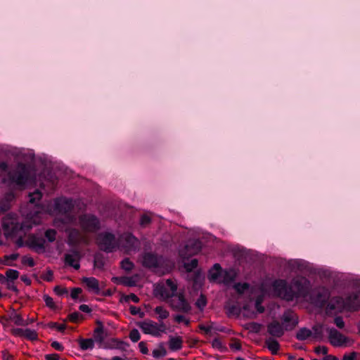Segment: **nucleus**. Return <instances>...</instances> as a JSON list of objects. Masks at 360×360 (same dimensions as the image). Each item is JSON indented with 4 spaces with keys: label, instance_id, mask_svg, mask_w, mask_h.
I'll return each mask as SVG.
<instances>
[{
    "label": "nucleus",
    "instance_id": "nucleus-1",
    "mask_svg": "<svg viewBox=\"0 0 360 360\" xmlns=\"http://www.w3.org/2000/svg\"><path fill=\"white\" fill-rule=\"evenodd\" d=\"M283 325L274 320L267 325V332L274 338H281L285 330H291L298 324V317L291 310L284 311L282 317Z\"/></svg>",
    "mask_w": 360,
    "mask_h": 360
},
{
    "label": "nucleus",
    "instance_id": "nucleus-2",
    "mask_svg": "<svg viewBox=\"0 0 360 360\" xmlns=\"http://www.w3.org/2000/svg\"><path fill=\"white\" fill-rule=\"evenodd\" d=\"M30 177L28 166L23 162H18L16 167L8 172V180L11 184L24 186Z\"/></svg>",
    "mask_w": 360,
    "mask_h": 360
},
{
    "label": "nucleus",
    "instance_id": "nucleus-3",
    "mask_svg": "<svg viewBox=\"0 0 360 360\" xmlns=\"http://www.w3.org/2000/svg\"><path fill=\"white\" fill-rule=\"evenodd\" d=\"M288 266L292 271L315 273L318 274L320 276L324 277H328L330 276L329 271L328 270H314L311 266V264L304 259H290L288 262Z\"/></svg>",
    "mask_w": 360,
    "mask_h": 360
},
{
    "label": "nucleus",
    "instance_id": "nucleus-4",
    "mask_svg": "<svg viewBox=\"0 0 360 360\" xmlns=\"http://www.w3.org/2000/svg\"><path fill=\"white\" fill-rule=\"evenodd\" d=\"M273 288L276 295L284 300L292 301L295 297L294 289L285 280L279 279L275 281Z\"/></svg>",
    "mask_w": 360,
    "mask_h": 360
},
{
    "label": "nucleus",
    "instance_id": "nucleus-5",
    "mask_svg": "<svg viewBox=\"0 0 360 360\" xmlns=\"http://www.w3.org/2000/svg\"><path fill=\"white\" fill-rule=\"evenodd\" d=\"M273 288L276 295L284 300L292 301L295 297L294 289L285 280L279 279L275 281Z\"/></svg>",
    "mask_w": 360,
    "mask_h": 360
},
{
    "label": "nucleus",
    "instance_id": "nucleus-6",
    "mask_svg": "<svg viewBox=\"0 0 360 360\" xmlns=\"http://www.w3.org/2000/svg\"><path fill=\"white\" fill-rule=\"evenodd\" d=\"M79 223L86 232L95 233L101 229L100 219L94 214H83L79 217Z\"/></svg>",
    "mask_w": 360,
    "mask_h": 360
},
{
    "label": "nucleus",
    "instance_id": "nucleus-7",
    "mask_svg": "<svg viewBox=\"0 0 360 360\" xmlns=\"http://www.w3.org/2000/svg\"><path fill=\"white\" fill-rule=\"evenodd\" d=\"M202 249V242L198 239H190L185 245L179 250V256L183 259H188L197 255Z\"/></svg>",
    "mask_w": 360,
    "mask_h": 360
},
{
    "label": "nucleus",
    "instance_id": "nucleus-8",
    "mask_svg": "<svg viewBox=\"0 0 360 360\" xmlns=\"http://www.w3.org/2000/svg\"><path fill=\"white\" fill-rule=\"evenodd\" d=\"M97 240L100 250L107 253L112 252L116 247V238L112 233L104 232L98 234Z\"/></svg>",
    "mask_w": 360,
    "mask_h": 360
},
{
    "label": "nucleus",
    "instance_id": "nucleus-9",
    "mask_svg": "<svg viewBox=\"0 0 360 360\" xmlns=\"http://www.w3.org/2000/svg\"><path fill=\"white\" fill-rule=\"evenodd\" d=\"M292 287L295 292V297H304L308 295L311 289V282L305 277L293 279Z\"/></svg>",
    "mask_w": 360,
    "mask_h": 360
},
{
    "label": "nucleus",
    "instance_id": "nucleus-10",
    "mask_svg": "<svg viewBox=\"0 0 360 360\" xmlns=\"http://www.w3.org/2000/svg\"><path fill=\"white\" fill-rule=\"evenodd\" d=\"M2 228L6 236H15L22 229L16 218L8 214L2 219Z\"/></svg>",
    "mask_w": 360,
    "mask_h": 360
},
{
    "label": "nucleus",
    "instance_id": "nucleus-11",
    "mask_svg": "<svg viewBox=\"0 0 360 360\" xmlns=\"http://www.w3.org/2000/svg\"><path fill=\"white\" fill-rule=\"evenodd\" d=\"M169 304L171 307L175 311L188 313L191 310V307L183 292H178L176 296L171 298Z\"/></svg>",
    "mask_w": 360,
    "mask_h": 360
},
{
    "label": "nucleus",
    "instance_id": "nucleus-12",
    "mask_svg": "<svg viewBox=\"0 0 360 360\" xmlns=\"http://www.w3.org/2000/svg\"><path fill=\"white\" fill-rule=\"evenodd\" d=\"M46 240L43 237L35 234H30L25 241V245L34 250L37 252H43L45 250Z\"/></svg>",
    "mask_w": 360,
    "mask_h": 360
},
{
    "label": "nucleus",
    "instance_id": "nucleus-13",
    "mask_svg": "<svg viewBox=\"0 0 360 360\" xmlns=\"http://www.w3.org/2000/svg\"><path fill=\"white\" fill-rule=\"evenodd\" d=\"M142 265L148 269L160 266L162 257L153 252H144L142 255Z\"/></svg>",
    "mask_w": 360,
    "mask_h": 360
},
{
    "label": "nucleus",
    "instance_id": "nucleus-14",
    "mask_svg": "<svg viewBox=\"0 0 360 360\" xmlns=\"http://www.w3.org/2000/svg\"><path fill=\"white\" fill-rule=\"evenodd\" d=\"M82 258L80 251L77 249H71L68 253L65 255L64 262L66 265L73 267L78 270L80 268L79 261Z\"/></svg>",
    "mask_w": 360,
    "mask_h": 360
},
{
    "label": "nucleus",
    "instance_id": "nucleus-15",
    "mask_svg": "<svg viewBox=\"0 0 360 360\" xmlns=\"http://www.w3.org/2000/svg\"><path fill=\"white\" fill-rule=\"evenodd\" d=\"M74 208V204L71 199L58 198L54 202V210L59 214H66Z\"/></svg>",
    "mask_w": 360,
    "mask_h": 360
},
{
    "label": "nucleus",
    "instance_id": "nucleus-16",
    "mask_svg": "<svg viewBox=\"0 0 360 360\" xmlns=\"http://www.w3.org/2000/svg\"><path fill=\"white\" fill-rule=\"evenodd\" d=\"M156 325L157 323L151 320L137 323V326L141 329L143 333L151 335L154 337H160L161 335L156 331L158 329Z\"/></svg>",
    "mask_w": 360,
    "mask_h": 360
},
{
    "label": "nucleus",
    "instance_id": "nucleus-17",
    "mask_svg": "<svg viewBox=\"0 0 360 360\" xmlns=\"http://www.w3.org/2000/svg\"><path fill=\"white\" fill-rule=\"evenodd\" d=\"M329 334V341L330 343L335 347H340L343 345L347 342V339L345 335L341 334L335 328H328V329Z\"/></svg>",
    "mask_w": 360,
    "mask_h": 360
},
{
    "label": "nucleus",
    "instance_id": "nucleus-18",
    "mask_svg": "<svg viewBox=\"0 0 360 360\" xmlns=\"http://www.w3.org/2000/svg\"><path fill=\"white\" fill-rule=\"evenodd\" d=\"M11 333L15 336L23 337L30 341H35L38 340V334L34 330L30 328L22 329L20 328H15L11 330Z\"/></svg>",
    "mask_w": 360,
    "mask_h": 360
},
{
    "label": "nucleus",
    "instance_id": "nucleus-19",
    "mask_svg": "<svg viewBox=\"0 0 360 360\" xmlns=\"http://www.w3.org/2000/svg\"><path fill=\"white\" fill-rule=\"evenodd\" d=\"M128 346L129 344L122 340H120L117 338H111L110 340H106L105 342L103 343V345H100V347L105 349H116L122 351H125L126 347Z\"/></svg>",
    "mask_w": 360,
    "mask_h": 360
},
{
    "label": "nucleus",
    "instance_id": "nucleus-20",
    "mask_svg": "<svg viewBox=\"0 0 360 360\" xmlns=\"http://www.w3.org/2000/svg\"><path fill=\"white\" fill-rule=\"evenodd\" d=\"M345 305L349 310H359L360 309V291L349 295L345 299Z\"/></svg>",
    "mask_w": 360,
    "mask_h": 360
},
{
    "label": "nucleus",
    "instance_id": "nucleus-21",
    "mask_svg": "<svg viewBox=\"0 0 360 360\" xmlns=\"http://www.w3.org/2000/svg\"><path fill=\"white\" fill-rule=\"evenodd\" d=\"M226 314L229 317L238 316L241 313V307L238 302L229 300L224 305Z\"/></svg>",
    "mask_w": 360,
    "mask_h": 360
},
{
    "label": "nucleus",
    "instance_id": "nucleus-22",
    "mask_svg": "<svg viewBox=\"0 0 360 360\" xmlns=\"http://www.w3.org/2000/svg\"><path fill=\"white\" fill-rule=\"evenodd\" d=\"M82 283H84L88 289L93 291L94 293L100 294L99 283L98 281L94 277H84Z\"/></svg>",
    "mask_w": 360,
    "mask_h": 360
},
{
    "label": "nucleus",
    "instance_id": "nucleus-23",
    "mask_svg": "<svg viewBox=\"0 0 360 360\" xmlns=\"http://www.w3.org/2000/svg\"><path fill=\"white\" fill-rule=\"evenodd\" d=\"M98 327L94 330V342H97L99 346L103 345V343L105 342V335H104V327L103 323L98 321Z\"/></svg>",
    "mask_w": 360,
    "mask_h": 360
},
{
    "label": "nucleus",
    "instance_id": "nucleus-24",
    "mask_svg": "<svg viewBox=\"0 0 360 360\" xmlns=\"http://www.w3.org/2000/svg\"><path fill=\"white\" fill-rule=\"evenodd\" d=\"M155 291L157 295H159L162 298L168 300L173 298L175 295L167 288V285L165 283L159 284L156 286Z\"/></svg>",
    "mask_w": 360,
    "mask_h": 360
},
{
    "label": "nucleus",
    "instance_id": "nucleus-25",
    "mask_svg": "<svg viewBox=\"0 0 360 360\" xmlns=\"http://www.w3.org/2000/svg\"><path fill=\"white\" fill-rule=\"evenodd\" d=\"M236 276L237 274L233 269L223 270L221 282L229 285L235 281Z\"/></svg>",
    "mask_w": 360,
    "mask_h": 360
},
{
    "label": "nucleus",
    "instance_id": "nucleus-26",
    "mask_svg": "<svg viewBox=\"0 0 360 360\" xmlns=\"http://www.w3.org/2000/svg\"><path fill=\"white\" fill-rule=\"evenodd\" d=\"M223 269L219 264H214L212 269L209 271V279L210 281H216L221 278Z\"/></svg>",
    "mask_w": 360,
    "mask_h": 360
},
{
    "label": "nucleus",
    "instance_id": "nucleus-27",
    "mask_svg": "<svg viewBox=\"0 0 360 360\" xmlns=\"http://www.w3.org/2000/svg\"><path fill=\"white\" fill-rule=\"evenodd\" d=\"M183 340L180 336L169 338V347L172 351H178L182 348Z\"/></svg>",
    "mask_w": 360,
    "mask_h": 360
},
{
    "label": "nucleus",
    "instance_id": "nucleus-28",
    "mask_svg": "<svg viewBox=\"0 0 360 360\" xmlns=\"http://www.w3.org/2000/svg\"><path fill=\"white\" fill-rule=\"evenodd\" d=\"M125 242L131 250H136L139 248L140 242L133 234L129 233L125 237Z\"/></svg>",
    "mask_w": 360,
    "mask_h": 360
},
{
    "label": "nucleus",
    "instance_id": "nucleus-29",
    "mask_svg": "<svg viewBox=\"0 0 360 360\" xmlns=\"http://www.w3.org/2000/svg\"><path fill=\"white\" fill-rule=\"evenodd\" d=\"M15 198V195L14 192L9 191L5 193L4 198L1 202V210L3 211H6L10 207V203L13 201Z\"/></svg>",
    "mask_w": 360,
    "mask_h": 360
},
{
    "label": "nucleus",
    "instance_id": "nucleus-30",
    "mask_svg": "<svg viewBox=\"0 0 360 360\" xmlns=\"http://www.w3.org/2000/svg\"><path fill=\"white\" fill-rule=\"evenodd\" d=\"M311 337H312V331L305 327L299 329L295 335L296 339L300 341H304Z\"/></svg>",
    "mask_w": 360,
    "mask_h": 360
},
{
    "label": "nucleus",
    "instance_id": "nucleus-31",
    "mask_svg": "<svg viewBox=\"0 0 360 360\" xmlns=\"http://www.w3.org/2000/svg\"><path fill=\"white\" fill-rule=\"evenodd\" d=\"M78 342L81 349L83 351L92 349L94 347V340L92 338H80Z\"/></svg>",
    "mask_w": 360,
    "mask_h": 360
},
{
    "label": "nucleus",
    "instance_id": "nucleus-32",
    "mask_svg": "<svg viewBox=\"0 0 360 360\" xmlns=\"http://www.w3.org/2000/svg\"><path fill=\"white\" fill-rule=\"evenodd\" d=\"M266 345L267 348L273 354H277L280 348V345L276 340L269 338L266 340Z\"/></svg>",
    "mask_w": 360,
    "mask_h": 360
},
{
    "label": "nucleus",
    "instance_id": "nucleus-33",
    "mask_svg": "<svg viewBox=\"0 0 360 360\" xmlns=\"http://www.w3.org/2000/svg\"><path fill=\"white\" fill-rule=\"evenodd\" d=\"M312 338L316 340L321 341L323 338V325L317 324L312 328Z\"/></svg>",
    "mask_w": 360,
    "mask_h": 360
},
{
    "label": "nucleus",
    "instance_id": "nucleus-34",
    "mask_svg": "<svg viewBox=\"0 0 360 360\" xmlns=\"http://www.w3.org/2000/svg\"><path fill=\"white\" fill-rule=\"evenodd\" d=\"M94 267L98 269H103L105 265L104 257L101 253H96L94 257Z\"/></svg>",
    "mask_w": 360,
    "mask_h": 360
},
{
    "label": "nucleus",
    "instance_id": "nucleus-35",
    "mask_svg": "<svg viewBox=\"0 0 360 360\" xmlns=\"http://www.w3.org/2000/svg\"><path fill=\"white\" fill-rule=\"evenodd\" d=\"M154 311L155 314H158L159 321H162L166 319L169 317V311L164 309L162 306H158L155 308Z\"/></svg>",
    "mask_w": 360,
    "mask_h": 360
},
{
    "label": "nucleus",
    "instance_id": "nucleus-36",
    "mask_svg": "<svg viewBox=\"0 0 360 360\" xmlns=\"http://www.w3.org/2000/svg\"><path fill=\"white\" fill-rule=\"evenodd\" d=\"M10 319H13L14 323L17 326H27L28 323H25V320L22 317L20 314H16L15 309H13V314L9 318Z\"/></svg>",
    "mask_w": 360,
    "mask_h": 360
},
{
    "label": "nucleus",
    "instance_id": "nucleus-37",
    "mask_svg": "<svg viewBox=\"0 0 360 360\" xmlns=\"http://www.w3.org/2000/svg\"><path fill=\"white\" fill-rule=\"evenodd\" d=\"M233 288L238 294L241 295L249 289L250 284L248 283H237Z\"/></svg>",
    "mask_w": 360,
    "mask_h": 360
},
{
    "label": "nucleus",
    "instance_id": "nucleus-38",
    "mask_svg": "<svg viewBox=\"0 0 360 360\" xmlns=\"http://www.w3.org/2000/svg\"><path fill=\"white\" fill-rule=\"evenodd\" d=\"M19 272L17 270L9 269L6 272V281H14L19 276Z\"/></svg>",
    "mask_w": 360,
    "mask_h": 360
},
{
    "label": "nucleus",
    "instance_id": "nucleus-39",
    "mask_svg": "<svg viewBox=\"0 0 360 360\" xmlns=\"http://www.w3.org/2000/svg\"><path fill=\"white\" fill-rule=\"evenodd\" d=\"M120 264L122 269L127 272H130L134 268V263L129 258H124Z\"/></svg>",
    "mask_w": 360,
    "mask_h": 360
},
{
    "label": "nucleus",
    "instance_id": "nucleus-40",
    "mask_svg": "<svg viewBox=\"0 0 360 360\" xmlns=\"http://www.w3.org/2000/svg\"><path fill=\"white\" fill-rule=\"evenodd\" d=\"M165 284L167 285V287L169 291H171L176 296V295L178 293L176 282L172 278H168L165 281Z\"/></svg>",
    "mask_w": 360,
    "mask_h": 360
},
{
    "label": "nucleus",
    "instance_id": "nucleus-41",
    "mask_svg": "<svg viewBox=\"0 0 360 360\" xmlns=\"http://www.w3.org/2000/svg\"><path fill=\"white\" fill-rule=\"evenodd\" d=\"M42 198V193L39 190H36L34 193L30 194L29 202L32 204H37Z\"/></svg>",
    "mask_w": 360,
    "mask_h": 360
},
{
    "label": "nucleus",
    "instance_id": "nucleus-42",
    "mask_svg": "<svg viewBox=\"0 0 360 360\" xmlns=\"http://www.w3.org/2000/svg\"><path fill=\"white\" fill-rule=\"evenodd\" d=\"M198 265L197 259H193L190 262H185L184 266L187 272H192Z\"/></svg>",
    "mask_w": 360,
    "mask_h": 360
},
{
    "label": "nucleus",
    "instance_id": "nucleus-43",
    "mask_svg": "<svg viewBox=\"0 0 360 360\" xmlns=\"http://www.w3.org/2000/svg\"><path fill=\"white\" fill-rule=\"evenodd\" d=\"M166 354H167V350L163 347L162 344H161L160 345L159 349H156L153 351V356L156 359L163 357V356H166Z\"/></svg>",
    "mask_w": 360,
    "mask_h": 360
},
{
    "label": "nucleus",
    "instance_id": "nucleus-44",
    "mask_svg": "<svg viewBox=\"0 0 360 360\" xmlns=\"http://www.w3.org/2000/svg\"><path fill=\"white\" fill-rule=\"evenodd\" d=\"M57 232L55 229H49L45 231V237L49 242L52 243L56 240Z\"/></svg>",
    "mask_w": 360,
    "mask_h": 360
},
{
    "label": "nucleus",
    "instance_id": "nucleus-45",
    "mask_svg": "<svg viewBox=\"0 0 360 360\" xmlns=\"http://www.w3.org/2000/svg\"><path fill=\"white\" fill-rule=\"evenodd\" d=\"M81 319H83V316L77 311L71 313L68 316V319L72 323H77Z\"/></svg>",
    "mask_w": 360,
    "mask_h": 360
},
{
    "label": "nucleus",
    "instance_id": "nucleus-46",
    "mask_svg": "<svg viewBox=\"0 0 360 360\" xmlns=\"http://www.w3.org/2000/svg\"><path fill=\"white\" fill-rule=\"evenodd\" d=\"M129 337L133 342H137L141 339V335L139 330L136 328H134L130 331Z\"/></svg>",
    "mask_w": 360,
    "mask_h": 360
},
{
    "label": "nucleus",
    "instance_id": "nucleus-47",
    "mask_svg": "<svg viewBox=\"0 0 360 360\" xmlns=\"http://www.w3.org/2000/svg\"><path fill=\"white\" fill-rule=\"evenodd\" d=\"M43 298L46 303V305L48 307H49L50 309H53V310H55L56 309V305L55 304L52 297H51L48 295H44Z\"/></svg>",
    "mask_w": 360,
    "mask_h": 360
},
{
    "label": "nucleus",
    "instance_id": "nucleus-48",
    "mask_svg": "<svg viewBox=\"0 0 360 360\" xmlns=\"http://www.w3.org/2000/svg\"><path fill=\"white\" fill-rule=\"evenodd\" d=\"M122 300L126 302L132 301L135 303H138L140 301V299L139 298V297L134 293H131L128 295H124L122 297Z\"/></svg>",
    "mask_w": 360,
    "mask_h": 360
},
{
    "label": "nucleus",
    "instance_id": "nucleus-49",
    "mask_svg": "<svg viewBox=\"0 0 360 360\" xmlns=\"http://www.w3.org/2000/svg\"><path fill=\"white\" fill-rule=\"evenodd\" d=\"M151 223V218L147 214H143L140 219V225L141 227H146Z\"/></svg>",
    "mask_w": 360,
    "mask_h": 360
},
{
    "label": "nucleus",
    "instance_id": "nucleus-50",
    "mask_svg": "<svg viewBox=\"0 0 360 360\" xmlns=\"http://www.w3.org/2000/svg\"><path fill=\"white\" fill-rule=\"evenodd\" d=\"M195 304L199 309H202L207 304L206 297L201 295L197 300Z\"/></svg>",
    "mask_w": 360,
    "mask_h": 360
},
{
    "label": "nucleus",
    "instance_id": "nucleus-51",
    "mask_svg": "<svg viewBox=\"0 0 360 360\" xmlns=\"http://www.w3.org/2000/svg\"><path fill=\"white\" fill-rule=\"evenodd\" d=\"M229 346L231 349H236V350H240L241 349V344L240 342V340L236 338H233L231 340V343L229 344Z\"/></svg>",
    "mask_w": 360,
    "mask_h": 360
},
{
    "label": "nucleus",
    "instance_id": "nucleus-52",
    "mask_svg": "<svg viewBox=\"0 0 360 360\" xmlns=\"http://www.w3.org/2000/svg\"><path fill=\"white\" fill-rule=\"evenodd\" d=\"M22 263L23 264H27L30 267H33L35 265V262L32 257L24 256L22 258Z\"/></svg>",
    "mask_w": 360,
    "mask_h": 360
},
{
    "label": "nucleus",
    "instance_id": "nucleus-53",
    "mask_svg": "<svg viewBox=\"0 0 360 360\" xmlns=\"http://www.w3.org/2000/svg\"><path fill=\"white\" fill-rule=\"evenodd\" d=\"M53 291L56 295L61 296L68 294V291L66 288H61L60 285H56L53 288Z\"/></svg>",
    "mask_w": 360,
    "mask_h": 360
},
{
    "label": "nucleus",
    "instance_id": "nucleus-54",
    "mask_svg": "<svg viewBox=\"0 0 360 360\" xmlns=\"http://www.w3.org/2000/svg\"><path fill=\"white\" fill-rule=\"evenodd\" d=\"M201 280V273L199 270L193 272L192 281L194 284L197 285L200 282Z\"/></svg>",
    "mask_w": 360,
    "mask_h": 360
},
{
    "label": "nucleus",
    "instance_id": "nucleus-55",
    "mask_svg": "<svg viewBox=\"0 0 360 360\" xmlns=\"http://www.w3.org/2000/svg\"><path fill=\"white\" fill-rule=\"evenodd\" d=\"M334 323L340 329L345 327V322L342 316H337L334 319Z\"/></svg>",
    "mask_w": 360,
    "mask_h": 360
},
{
    "label": "nucleus",
    "instance_id": "nucleus-56",
    "mask_svg": "<svg viewBox=\"0 0 360 360\" xmlns=\"http://www.w3.org/2000/svg\"><path fill=\"white\" fill-rule=\"evenodd\" d=\"M122 280V283L127 286L131 287L135 285V281L130 277H124Z\"/></svg>",
    "mask_w": 360,
    "mask_h": 360
},
{
    "label": "nucleus",
    "instance_id": "nucleus-57",
    "mask_svg": "<svg viewBox=\"0 0 360 360\" xmlns=\"http://www.w3.org/2000/svg\"><path fill=\"white\" fill-rule=\"evenodd\" d=\"M82 292V288H74L71 291L70 296L73 300H76L78 298L79 294Z\"/></svg>",
    "mask_w": 360,
    "mask_h": 360
},
{
    "label": "nucleus",
    "instance_id": "nucleus-58",
    "mask_svg": "<svg viewBox=\"0 0 360 360\" xmlns=\"http://www.w3.org/2000/svg\"><path fill=\"white\" fill-rule=\"evenodd\" d=\"M41 278L43 280L46 281H48V282L52 281L53 278V271L50 269L46 271V273L41 276Z\"/></svg>",
    "mask_w": 360,
    "mask_h": 360
},
{
    "label": "nucleus",
    "instance_id": "nucleus-59",
    "mask_svg": "<svg viewBox=\"0 0 360 360\" xmlns=\"http://www.w3.org/2000/svg\"><path fill=\"white\" fill-rule=\"evenodd\" d=\"M212 345L214 348L219 349L221 351H222V349L224 348L221 340L218 338H214L212 340Z\"/></svg>",
    "mask_w": 360,
    "mask_h": 360
},
{
    "label": "nucleus",
    "instance_id": "nucleus-60",
    "mask_svg": "<svg viewBox=\"0 0 360 360\" xmlns=\"http://www.w3.org/2000/svg\"><path fill=\"white\" fill-rule=\"evenodd\" d=\"M139 347L140 352L143 354H147L148 353V349L146 345V342L141 341L139 343Z\"/></svg>",
    "mask_w": 360,
    "mask_h": 360
},
{
    "label": "nucleus",
    "instance_id": "nucleus-61",
    "mask_svg": "<svg viewBox=\"0 0 360 360\" xmlns=\"http://www.w3.org/2000/svg\"><path fill=\"white\" fill-rule=\"evenodd\" d=\"M328 347L326 346H318L315 348V352L317 354H323L324 355H326L328 353Z\"/></svg>",
    "mask_w": 360,
    "mask_h": 360
},
{
    "label": "nucleus",
    "instance_id": "nucleus-62",
    "mask_svg": "<svg viewBox=\"0 0 360 360\" xmlns=\"http://www.w3.org/2000/svg\"><path fill=\"white\" fill-rule=\"evenodd\" d=\"M7 289L13 291L15 293L19 292L18 288L14 285V281H7L5 283Z\"/></svg>",
    "mask_w": 360,
    "mask_h": 360
},
{
    "label": "nucleus",
    "instance_id": "nucleus-63",
    "mask_svg": "<svg viewBox=\"0 0 360 360\" xmlns=\"http://www.w3.org/2000/svg\"><path fill=\"white\" fill-rule=\"evenodd\" d=\"M356 356H357V352H352L349 354H345L343 356L342 360H355Z\"/></svg>",
    "mask_w": 360,
    "mask_h": 360
},
{
    "label": "nucleus",
    "instance_id": "nucleus-64",
    "mask_svg": "<svg viewBox=\"0 0 360 360\" xmlns=\"http://www.w3.org/2000/svg\"><path fill=\"white\" fill-rule=\"evenodd\" d=\"M46 360H60V356L58 354H48L44 356Z\"/></svg>",
    "mask_w": 360,
    "mask_h": 360
}]
</instances>
